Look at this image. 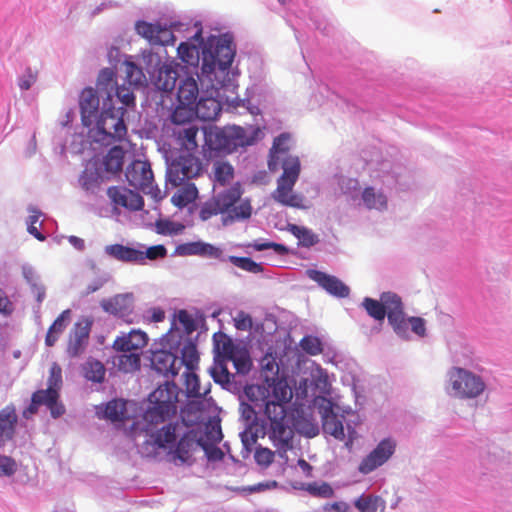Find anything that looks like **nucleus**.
Returning a JSON list of instances; mask_svg holds the SVG:
<instances>
[{
  "mask_svg": "<svg viewBox=\"0 0 512 512\" xmlns=\"http://www.w3.org/2000/svg\"><path fill=\"white\" fill-rule=\"evenodd\" d=\"M245 395L255 405L264 406V413L269 421L268 437L276 449L272 451L265 447L257 448L255 461L268 467L273 463L275 454L287 461V453L294 447V431L285 407L293 397L287 381L279 377L266 378L261 384L247 386Z\"/></svg>",
  "mask_w": 512,
  "mask_h": 512,
  "instance_id": "1",
  "label": "nucleus"
},
{
  "mask_svg": "<svg viewBox=\"0 0 512 512\" xmlns=\"http://www.w3.org/2000/svg\"><path fill=\"white\" fill-rule=\"evenodd\" d=\"M125 107L104 108L96 121L93 139L102 145L109 146L116 142H123L127 138V126L124 121Z\"/></svg>",
  "mask_w": 512,
  "mask_h": 512,
  "instance_id": "2",
  "label": "nucleus"
},
{
  "mask_svg": "<svg viewBox=\"0 0 512 512\" xmlns=\"http://www.w3.org/2000/svg\"><path fill=\"white\" fill-rule=\"evenodd\" d=\"M283 173L277 180V187L271 197L279 204L287 207L302 208L303 197L293 191L297 182L301 165L296 156H287L282 163Z\"/></svg>",
  "mask_w": 512,
  "mask_h": 512,
  "instance_id": "3",
  "label": "nucleus"
},
{
  "mask_svg": "<svg viewBox=\"0 0 512 512\" xmlns=\"http://www.w3.org/2000/svg\"><path fill=\"white\" fill-rule=\"evenodd\" d=\"M179 389L174 382L166 381L149 395L152 406L146 411L149 423H162L176 412Z\"/></svg>",
  "mask_w": 512,
  "mask_h": 512,
  "instance_id": "4",
  "label": "nucleus"
},
{
  "mask_svg": "<svg viewBox=\"0 0 512 512\" xmlns=\"http://www.w3.org/2000/svg\"><path fill=\"white\" fill-rule=\"evenodd\" d=\"M234 56L235 48L232 41L227 38H217L215 44L211 43L210 47L203 49L202 71L209 74L218 68L224 72L231 66Z\"/></svg>",
  "mask_w": 512,
  "mask_h": 512,
  "instance_id": "5",
  "label": "nucleus"
},
{
  "mask_svg": "<svg viewBox=\"0 0 512 512\" xmlns=\"http://www.w3.org/2000/svg\"><path fill=\"white\" fill-rule=\"evenodd\" d=\"M202 169L199 158L191 153L181 154L169 163L167 181L174 187L181 186L184 182L200 176Z\"/></svg>",
  "mask_w": 512,
  "mask_h": 512,
  "instance_id": "6",
  "label": "nucleus"
},
{
  "mask_svg": "<svg viewBox=\"0 0 512 512\" xmlns=\"http://www.w3.org/2000/svg\"><path fill=\"white\" fill-rule=\"evenodd\" d=\"M449 380L455 395L460 398H476L485 389V384L479 376L463 368H452Z\"/></svg>",
  "mask_w": 512,
  "mask_h": 512,
  "instance_id": "7",
  "label": "nucleus"
},
{
  "mask_svg": "<svg viewBox=\"0 0 512 512\" xmlns=\"http://www.w3.org/2000/svg\"><path fill=\"white\" fill-rule=\"evenodd\" d=\"M126 179L130 186L157 198L161 191L153 185L154 175L148 161L135 160L126 169Z\"/></svg>",
  "mask_w": 512,
  "mask_h": 512,
  "instance_id": "8",
  "label": "nucleus"
},
{
  "mask_svg": "<svg viewBox=\"0 0 512 512\" xmlns=\"http://www.w3.org/2000/svg\"><path fill=\"white\" fill-rule=\"evenodd\" d=\"M396 449V442L391 438H385L378 443V445L362 459L359 464L358 470L362 474H369L378 467L385 464Z\"/></svg>",
  "mask_w": 512,
  "mask_h": 512,
  "instance_id": "9",
  "label": "nucleus"
},
{
  "mask_svg": "<svg viewBox=\"0 0 512 512\" xmlns=\"http://www.w3.org/2000/svg\"><path fill=\"white\" fill-rule=\"evenodd\" d=\"M101 308L124 322L133 323L132 314L134 311V295L133 293L116 294L110 298L102 299Z\"/></svg>",
  "mask_w": 512,
  "mask_h": 512,
  "instance_id": "10",
  "label": "nucleus"
},
{
  "mask_svg": "<svg viewBox=\"0 0 512 512\" xmlns=\"http://www.w3.org/2000/svg\"><path fill=\"white\" fill-rule=\"evenodd\" d=\"M92 323L89 320L77 322L70 333L67 354L74 358L81 355L88 344Z\"/></svg>",
  "mask_w": 512,
  "mask_h": 512,
  "instance_id": "11",
  "label": "nucleus"
},
{
  "mask_svg": "<svg viewBox=\"0 0 512 512\" xmlns=\"http://www.w3.org/2000/svg\"><path fill=\"white\" fill-rule=\"evenodd\" d=\"M308 276L334 297L345 298L350 294L349 287L336 276L319 270H308Z\"/></svg>",
  "mask_w": 512,
  "mask_h": 512,
  "instance_id": "12",
  "label": "nucleus"
},
{
  "mask_svg": "<svg viewBox=\"0 0 512 512\" xmlns=\"http://www.w3.org/2000/svg\"><path fill=\"white\" fill-rule=\"evenodd\" d=\"M136 31L140 36L147 39L151 45L166 46L174 41L171 30L145 21L137 22Z\"/></svg>",
  "mask_w": 512,
  "mask_h": 512,
  "instance_id": "13",
  "label": "nucleus"
},
{
  "mask_svg": "<svg viewBox=\"0 0 512 512\" xmlns=\"http://www.w3.org/2000/svg\"><path fill=\"white\" fill-rule=\"evenodd\" d=\"M219 140V149L227 152H233L238 147H245L253 144V139L246 135V131L242 127H231L216 134Z\"/></svg>",
  "mask_w": 512,
  "mask_h": 512,
  "instance_id": "14",
  "label": "nucleus"
},
{
  "mask_svg": "<svg viewBox=\"0 0 512 512\" xmlns=\"http://www.w3.org/2000/svg\"><path fill=\"white\" fill-rule=\"evenodd\" d=\"M107 195L117 205L131 211H139L144 207L143 197L132 190L113 186L108 188Z\"/></svg>",
  "mask_w": 512,
  "mask_h": 512,
  "instance_id": "15",
  "label": "nucleus"
},
{
  "mask_svg": "<svg viewBox=\"0 0 512 512\" xmlns=\"http://www.w3.org/2000/svg\"><path fill=\"white\" fill-rule=\"evenodd\" d=\"M81 121L85 127H90L96 119L99 110V97L96 90L85 88L79 97Z\"/></svg>",
  "mask_w": 512,
  "mask_h": 512,
  "instance_id": "16",
  "label": "nucleus"
},
{
  "mask_svg": "<svg viewBox=\"0 0 512 512\" xmlns=\"http://www.w3.org/2000/svg\"><path fill=\"white\" fill-rule=\"evenodd\" d=\"M151 365L158 374L167 379H173L179 373L177 356L170 351L158 350L153 352Z\"/></svg>",
  "mask_w": 512,
  "mask_h": 512,
  "instance_id": "17",
  "label": "nucleus"
},
{
  "mask_svg": "<svg viewBox=\"0 0 512 512\" xmlns=\"http://www.w3.org/2000/svg\"><path fill=\"white\" fill-rule=\"evenodd\" d=\"M148 344V336L141 330H131L128 334L117 337L113 349L119 352H138Z\"/></svg>",
  "mask_w": 512,
  "mask_h": 512,
  "instance_id": "18",
  "label": "nucleus"
},
{
  "mask_svg": "<svg viewBox=\"0 0 512 512\" xmlns=\"http://www.w3.org/2000/svg\"><path fill=\"white\" fill-rule=\"evenodd\" d=\"M52 397H45L42 392L35 391L31 397L30 405L23 411V417L29 418L37 413L39 406L44 405L50 411L53 418L61 417L66 409L64 404H55Z\"/></svg>",
  "mask_w": 512,
  "mask_h": 512,
  "instance_id": "19",
  "label": "nucleus"
},
{
  "mask_svg": "<svg viewBox=\"0 0 512 512\" xmlns=\"http://www.w3.org/2000/svg\"><path fill=\"white\" fill-rule=\"evenodd\" d=\"M199 446L204 447V443L201 438H197L195 430L183 432L174 452L175 457L182 463H187L192 458V452Z\"/></svg>",
  "mask_w": 512,
  "mask_h": 512,
  "instance_id": "20",
  "label": "nucleus"
},
{
  "mask_svg": "<svg viewBox=\"0 0 512 512\" xmlns=\"http://www.w3.org/2000/svg\"><path fill=\"white\" fill-rule=\"evenodd\" d=\"M18 416L15 406L10 404L0 410V447L13 439Z\"/></svg>",
  "mask_w": 512,
  "mask_h": 512,
  "instance_id": "21",
  "label": "nucleus"
},
{
  "mask_svg": "<svg viewBox=\"0 0 512 512\" xmlns=\"http://www.w3.org/2000/svg\"><path fill=\"white\" fill-rule=\"evenodd\" d=\"M181 421L164 425L151 434L152 443L158 448H167L175 444L177 436L183 434Z\"/></svg>",
  "mask_w": 512,
  "mask_h": 512,
  "instance_id": "22",
  "label": "nucleus"
},
{
  "mask_svg": "<svg viewBox=\"0 0 512 512\" xmlns=\"http://www.w3.org/2000/svg\"><path fill=\"white\" fill-rule=\"evenodd\" d=\"M205 410L204 398L190 400L184 408L181 409V423L186 427H193L203 421V412Z\"/></svg>",
  "mask_w": 512,
  "mask_h": 512,
  "instance_id": "23",
  "label": "nucleus"
},
{
  "mask_svg": "<svg viewBox=\"0 0 512 512\" xmlns=\"http://www.w3.org/2000/svg\"><path fill=\"white\" fill-rule=\"evenodd\" d=\"M178 251L182 255H199L224 260L223 251L219 247L201 241L182 244L178 247Z\"/></svg>",
  "mask_w": 512,
  "mask_h": 512,
  "instance_id": "24",
  "label": "nucleus"
},
{
  "mask_svg": "<svg viewBox=\"0 0 512 512\" xmlns=\"http://www.w3.org/2000/svg\"><path fill=\"white\" fill-rule=\"evenodd\" d=\"M63 386L62 369L56 362L52 363L49 369V376L47 379V388L39 389L45 397H52L55 404H63L60 400V391Z\"/></svg>",
  "mask_w": 512,
  "mask_h": 512,
  "instance_id": "25",
  "label": "nucleus"
},
{
  "mask_svg": "<svg viewBox=\"0 0 512 512\" xmlns=\"http://www.w3.org/2000/svg\"><path fill=\"white\" fill-rule=\"evenodd\" d=\"M105 252L121 262L142 264V250L133 247L112 244L105 247Z\"/></svg>",
  "mask_w": 512,
  "mask_h": 512,
  "instance_id": "26",
  "label": "nucleus"
},
{
  "mask_svg": "<svg viewBox=\"0 0 512 512\" xmlns=\"http://www.w3.org/2000/svg\"><path fill=\"white\" fill-rule=\"evenodd\" d=\"M196 116L203 121L215 120L221 112V104L214 97L200 98L194 106Z\"/></svg>",
  "mask_w": 512,
  "mask_h": 512,
  "instance_id": "27",
  "label": "nucleus"
},
{
  "mask_svg": "<svg viewBox=\"0 0 512 512\" xmlns=\"http://www.w3.org/2000/svg\"><path fill=\"white\" fill-rule=\"evenodd\" d=\"M199 95L197 81L193 77H186L181 80L177 92V98L180 104L195 106Z\"/></svg>",
  "mask_w": 512,
  "mask_h": 512,
  "instance_id": "28",
  "label": "nucleus"
},
{
  "mask_svg": "<svg viewBox=\"0 0 512 512\" xmlns=\"http://www.w3.org/2000/svg\"><path fill=\"white\" fill-rule=\"evenodd\" d=\"M177 78V70L172 65L164 64L157 71L154 85L159 90L169 92L175 88Z\"/></svg>",
  "mask_w": 512,
  "mask_h": 512,
  "instance_id": "29",
  "label": "nucleus"
},
{
  "mask_svg": "<svg viewBox=\"0 0 512 512\" xmlns=\"http://www.w3.org/2000/svg\"><path fill=\"white\" fill-rule=\"evenodd\" d=\"M171 197V202L178 208H184L198 197V189L194 183L184 182Z\"/></svg>",
  "mask_w": 512,
  "mask_h": 512,
  "instance_id": "30",
  "label": "nucleus"
},
{
  "mask_svg": "<svg viewBox=\"0 0 512 512\" xmlns=\"http://www.w3.org/2000/svg\"><path fill=\"white\" fill-rule=\"evenodd\" d=\"M179 370L182 366L186 367V371H195L199 366V353L195 343L188 341L181 349V359L177 358Z\"/></svg>",
  "mask_w": 512,
  "mask_h": 512,
  "instance_id": "31",
  "label": "nucleus"
},
{
  "mask_svg": "<svg viewBox=\"0 0 512 512\" xmlns=\"http://www.w3.org/2000/svg\"><path fill=\"white\" fill-rule=\"evenodd\" d=\"M70 314L69 309L64 310L49 327L45 337V344L48 347H52L58 340L59 335L63 333L69 322Z\"/></svg>",
  "mask_w": 512,
  "mask_h": 512,
  "instance_id": "32",
  "label": "nucleus"
},
{
  "mask_svg": "<svg viewBox=\"0 0 512 512\" xmlns=\"http://www.w3.org/2000/svg\"><path fill=\"white\" fill-rule=\"evenodd\" d=\"M215 350L219 358L223 360H234V354H236V347L226 334L216 333L214 335Z\"/></svg>",
  "mask_w": 512,
  "mask_h": 512,
  "instance_id": "33",
  "label": "nucleus"
},
{
  "mask_svg": "<svg viewBox=\"0 0 512 512\" xmlns=\"http://www.w3.org/2000/svg\"><path fill=\"white\" fill-rule=\"evenodd\" d=\"M239 185L232 186L229 189L213 197L223 212H227L238 202L241 197Z\"/></svg>",
  "mask_w": 512,
  "mask_h": 512,
  "instance_id": "34",
  "label": "nucleus"
},
{
  "mask_svg": "<svg viewBox=\"0 0 512 512\" xmlns=\"http://www.w3.org/2000/svg\"><path fill=\"white\" fill-rule=\"evenodd\" d=\"M287 230L298 239L299 245L303 247H311L319 242L318 236L307 227L288 224Z\"/></svg>",
  "mask_w": 512,
  "mask_h": 512,
  "instance_id": "35",
  "label": "nucleus"
},
{
  "mask_svg": "<svg viewBox=\"0 0 512 512\" xmlns=\"http://www.w3.org/2000/svg\"><path fill=\"white\" fill-rule=\"evenodd\" d=\"M362 200L368 209L383 210L387 207V197L373 187H366L362 192Z\"/></svg>",
  "mask_w": 512,
  "mask_h": 512,
  "instance_id": "36",
  "label": "nucleus"
},
{
  "mask_svg": "<svg viewBox=\"0 0 512 512\" xmlns=\"http://www.w3.org/2000/svg\"><path fill=\"white\" fill-rule=\"evenodd\" d=\"M198 132V127L193 124H189L187 127H183L177 131L178 139L180 140L181 145L187 150V153L198 148L196 140Z\"/></svg>",
  "mask_w": 512,
  "mask_h": 512,
  "instance_id": "37",
  "label": "nucleus"
},
{
  "mask_svg": "<svg viewBox=\"0 0 512 512\" xmlns=\"http://www.w3.org/2000/svg\"><path fill=\"white\" fill-rule=\"evenodd\" d=\"M185 376V387L186 392L189 397L193 398H205L206 395L210 392V388H205L201 391L199 384V377L195 373V371H186L184 373Z\"/></svg>",
  "mask_w": 512,
  "mask_h": 512,
  "instance_id": "38",
  "label": "nucleus"
},
{
  "mask_svg": "<svg viewBox=\"0 0 512 512\" xmlns=\"http://www.w3.org/2000/svg\"><path fill=\"white\" fill-rule=\"evenodd\" d=\"M84 377L92 382L101 383L105 378L106 369L98 360H88L83 365Z\"/></svg>",
  "mask_w": 512,
  "mask_h": 512,
  "instance_id": "39",
  "label": "nucleus"
},
{
  "mask_svg": "<svg viewBox=\"0 0 512 512\" xmlns=\"http://www.w3.org/2000/svg\"><path fill=\"white\" fill-rule=\"evenodd\" d=\"M124 152L120 147H113L107 153L104 159L106 171L116 174L122 170Z\"/></svg>",
  "mask_w": 512,
  "mask_h": 512,
  "instance_id": "40",
  "label": "nucleus"
},
{
  "mask_svg": "<svg viewBox=\"0 0 512 512\" xmlns=\"http://www.w3.org/2000/svg\"><path fill=\"white\" fill-rule=\"evenodd\" d=\"M214 180L225 186L234 178V169L231 164L225 161H216L213 165Z\"/></svg>",
  "mask_w": 512,
  "mask_h": 512,
  "instance_id": "41",
  "label": "nucleus"
},
{
  "mask_svg": "<svg viewBox=\"0 0 512 512\" xmlns=\"http://www.w3.org/2000/svg\"><path fill=\"white\" fill-rule=\"evenodd\" d=\"M126 402L123 400L109 401L105 407L104 415L112 422L123 421L126 416Z\"/></svg>",
  "mask_w": 512,
  "mask_h": 512,
  "instance_id": "42",
  "label": "nucleus"
},
{
  "mask_svg": "<svg viewBox=\"0 0 512 512\" xmlns=\"http://www.w3.org/2000/svg\"><path fill=\"white\" fill-rule=\"evenodd\" d=\"M177 53L179 58L189 65L197 64L199 61V50L194 44L182 42L177 48Z\"/></svg>",
  "mask_w": 512,
  "mask_h": 512,
  "instance_id": "43",
  "label": "nucleus"
},
{
  "mask_svg": "<svg viewBox=\"0 0 512 512\" xmlns=\"http://www.w3.org/2000/svg\"><path fill=\"white\" fill-rule=\"evenodd\" d=\"M362 306L367 311L368 315L376 321L382 322L386 317L385 305L383 302L366 297L362 302Z\"/></svg>",
  "mask_w": 512,
  "mask_h": 512,
  "instance_id": "44",
  "label": "nucleus"
},
{
  "mask_svg": "<svg viewBox=\"0 0 512 512\" xmlns=\"http://www.w3.org/2000/svg\"><path fill=\"white\" fill-rule=\"evenodd\" d=\"M123 66L125 79L129 83V85H142L143 81L145 80V75L142 69L130 61L124 62Z\"/></svg>",
  "mask_w": 512,
  "mask_h": 512,
  "instance_id": "45",
  "label": "nucleus"
},
{
  "mask_svg": "<svg viewBox=\"0 0 512 512\" xmlns=\"http://www.w3.org/2000/svg\"><path fill=\"white\" fill-rule=\"evenodd\" d=\"M118 368L123 372H133L140 368V354L138 352H130L118 357Z\"/></svg>",
  "mask_w": 512,
  "mask_h": 512,
  "instance_id": "46",
  "label": "nucleus"
},
{
  "mask_svg": "<svg viewBox=\"0 0 512 512\" xmlns=\"http://www.w3.org/2000/svg\"><path fill=\"white\" fill-rule=\"evenodd\" d=\"M228 260L233 265H235L236 267H238L244 271H247V272H250L253 274H258V273L263 272L262 265L260 263L253 261L249 257L229 256Z\"/></svg>",
  "mask_w": 512,
  "mask_h": 512,
  "instance_id": "47",
  "label": "nucleus"
},
{
  "mask_svg": "<svg viewBox=\"0 0 512 512\" xmlns=\"http://www.w3.org/2000/svg\"><path fill=\"white\" fill-rule=\"evenodd\" d=\"M196 115L194 106L180 104L175 108L171 115V120L175 124H185L190 122Z\"/></svg>",
  "mask_w": 512,
  "mask_h": 512,
  "instance_id": "48",
  "label": "nucleus"
},
{
  "mask_svg": "<svg viewBox=\"0 0 512 512\" xmlns=\"http://www.w3.org/2000/svg\"><path fill=\"white\" fill-rule=\"evenodd\" d=\"M323 428L336 439L342 440L345 437L343 424L334 414L325 417Z\"/></svg>",
  "mask_w": 512,
  "mask_h": 512,
  "instance_id": "49",
  "label": "nucleus"
},
{
  "mask_svg": "<svg viewBox=\"0 0 512 512\" xmlns=\"http://www.w3.org/2000/svg\"><path fill=\"white\" fill-rule=\"evenodd\" d=\"M252 214V206L249 200H243L238 205H234L228 211V218L234 220H245L249 219Z\"/></svg>",
  "mask_w": 512,
  "mask_h": 512,
  "instance_id": "50",
  "label": "nucleus"
},
{
  "mask_svg": "<svg viewBox=\"0 0 512 512\" xmlns=\"http://www.w3.org/2000/svg\"><path fill=\"white\" fill-rule=\"evenodd\" d=\"M386 316L397 334L406 332L407 321L404 318V311H388Z\"/></svg>",
  "mask_w": 512,
  "mask_h": 512,
  "instance_id": "51",
  "label": "nucleus"
},
{
  "mask_svg": "<svg viewBox=\"0 0 512 512\" xmlns=\"http://www.w3.org/2000/svg\"><path fill=\"white\" fill-rule=\"evenodd\" d=\"M306 491L312 496L321 498H331L334 496L333 488L326 482L318 484L316 482L309 483L306 487Z\"/></svg>",
  "mask_w": 512,
  "mask_h": 512,
  "instance_id": "52",
  "label": "nucleus"
},
{
  "mask_svg": "<svg viewBox=\"0 0 512 512\" xmlns=\"http://www.w3.org/2000/svg\"><path fill=\"white\" fill-rule=\"evenodd\" d=\"M225 361L226 360L220 358L215 362V365L211 369L212 377L217 383H228L230 381V373Z\"/></svg>",
  "mask_w": 512,
  "mask_h": 512,
  "instance_id": "53",
  "label": "nucleus"
},
{
  "mask_svg": "<svg viewBox=\"0 0 512 512\" xmlns=\"http://www.w3.org/2000/svg\"><path fill=\"white\" fill-rule=\"evenodd\" d=\"M385 305L386 314L388 311H403V303L401 298L392 292H384L380 297Z\"/></svg>",
  "mask_w": 512,
  "mask_h": 512,
  "instance_id": "54",
  "label": "nucleus"
},
{
  "mask_svg": "<svg viewBox=\"0 0 512 512\" xmlns=\"http://www.w3.org/2000/svg\"><path fill=\"white\" fill-rule=\"evenodd\" d=\"M38 70L32 67H27L24 73L18 79V86L21 90H29L37 81Z\"/></svg>",
  "mask_w": 512,
  "mask_h": 512,
  "instance_id": "55",
  "label": "nucleus"
},
{
  "mask_svg": "<svg viewBox=\"0 0 512 512\" xmlns=\"http://www.w3.org/2000/svg\"><path fill=\"white\" fill-rule=\"evenodd\" d=\"M115 73L112 69L106 68L102 70L98 76V85L101 86L104 90L109 92L108 90H112L115 84ZM108 100H111V95L108 93Z\"/></svg>",
  "mask_w": 512,
  "mask_h": 512,
  "instance_id": "56",
  "label": "nucleus"
},
{
  "mask_svg": "<svg viewBox=\"0 0 512 512\" xmlns=\"http://www.w3.org/2000/svg\"><path fill=\"white\" fill-rule=\"evenodd\" d=\"M300 345L302 349L310 355H317L322 352L321 341L317 337L305 336Z\"/></svg>",
  "mask_w": 512,
  "mask_h": 512,
  "instance_id": "57",
  "label": "nucleus"
},
{
  "mask_svg": "<svg viewBox=\"0 0 512 512\" xmlns=\"http://www.w3.org/2000/svg\"><path fill=\"white\" fill-rule=\"evenodd\" d=\"M220 213H224L221 208L219 207L218 203L214 198L204 203V205L201 207L199 216L201 220L206 221L210 219L211 217L218 215Z\"/></svg>",
  "mask_w": 512,
  "mask_h": 512,
  "instance_id": "58",
  "label": "nucleus"
},
{
  "mask_svg": "<svg viewBox=\"0 0 512 512\" xmlns=\"http://www.w3.org/2000/svg\"><path fill=\"white\" fill-rule=\"evenodd\" d=\"M360 512H377V498L372 496H361L354 502Z\"/></svg>",
  "mask_w": 512,
  "mask_h": 512,
  "instance_id": "59",
  "label": "nucleus"
},
{
  "mask_svg": "<svg viewBox=\"0 0 512 512\" xmlns=\"http://www.w3.org/2000/svg\"><path fill=\"white\" fill-rule=\"evenodd\" d=\"M17 471L16 461L6 455L0 454V477L12 476Z\"/></svg>",
  "mask_w": 512,
  "mask_h": 512,
  "instance_id": "60",
  "label": "nucleus"
},
{
  "mask_svg": "<svg viewBox=\"0 0 512 512\" xmlns=\"http://www.w3.org/2000/svg\"><path fill=\"white\" fill-rule=\"evenodd\" d=\"M116 96L124 106H134L135 96L130 87L124 85L116 87Z\"/></svg>",
  "mask_w": 512,
  "mask_h": 512,
  "instance_id": "61",
  "label": "nucleus"
},
{
  "mask_svg": "<svg viewBox=\"0 0 512 512\" xmlns=\"http://www.w3.org/2000/svg\"><path fill=\"white\" fill-rule=\"evenodd\" d=\"M167 255V249L164 245H154L149 247L146 251H142V264L145 262V259L156 260L159 258H164Z\"/></svg>",
  "mask_w": 512,
  "mask_h": 512,
  "instance_id": "62",
  "label": "nucleus"
},
{
  "mask_svg": "<svg viewBox=\"0 0 512 512\" xmlns=\"http://www.w3.org/2000/svg\"><path fill=\"white\" fill-rule=\"evenodd\" d=\"M290 136L287 133H282L274 139L273 146L271 148L272 157L278 153H285L289 150L288 142Z\"/></svg>",
  "mask_w": 512,
  "mask_h": 512,
  "instance_id": "63",
  "label": "nucleus"
},
{
  "mask_svg": "<svg viewBox=\"0 0 512 512\" xmlns=\"http://www.w3.org/2000/svg\"><path fill=\"white\" fill-rule=\"evenodd\" d=\"M177 320L182 325L187 334L192 333L196 329V324L192 316L186 310H180L177 314Z\"/></svg>",
  "mask_w": 512,
  "mask_h": 512,
  "instance_id": "64",
  "label": "nucleus"
}]
</instances>
